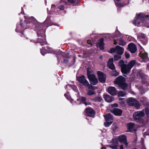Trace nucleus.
Returning a JSON list of instances; mask_svg holds the SVG:
<instances>
[{"label": "nucleus", "instance_id": "f257e3e1", "mask_svg": "<svg viewBox=\"0 0 149 149\" xmlns=\"http://www.w3.org/2000/svg\"><path fill=\"white\" fill-rule=\"evenodd\" d=\"M124 49L122 47H115L111 49L108 52L111 54L116 52L117 54L114 55V59L115 61H117L121 58V55L123 54Z\"/></svg>", "mask_w": 149, "mask_h": 149}, {"label": "nucleus", "instance_id": "f03ea898", "mask_svg": "<svg viewBox=\"0 0 149 149\" xmlns=\"http://www.w3.org/2000/svg\"><path fill=\"white\" fill-rule=\"evenodd\" d=\"M148 17V15L144 16L142 14H139L135 17L132 21V23L134 25L137 26L142 25L143 24L145 19Z\"/></svg>", "mask_w": 149, "mask_h": 149}, {"label": "nucleus", "instance_id": "7ed1b4c3", "mask_svg": "<svg viewBox=\"0 0 149 149\" xmlns=\"http://www.w3.org/2000/svg\"><path fill=\"white\" fill-rule=\"evenodd\" d=\"M114 83L115 84H118L119 87L124 90L127 88V85L125 83V79L123 76L118 77L114 81Z\"/></svg>", "mask_w": 149, "mask_h": 149}, {"label": "nucleus", "instance_id": "20e7f679", "mask_svg": "<svg viewBox=\"0 0 149 149\" xmlns=\"http://www.w3.org/2000/svg\"><path fill=\"white\" fill-rule=\"evenodd\" d=\"M87 74L90 83L93 85H95L98 82V80L93 73V71L90 69L87 70Z\"/></svg>", "mask_w": 149, "mask_h": 149}, {"label": "nucleus", "instance_id": "39448f33", "mask_svg": "<svg viewBox=\"0 0 149 149\" xmlns=\"http://www.w3.org/2000/svg\"><path fill=\"white\" fill-rule=\"evenodd\" d=\"M77 80L81 84L85 87H87L88 89L92 88L88 82L86 80L84 76H82L77 77Z\"/></svg>", "mask_w": 149, "mask_h": 149}, {"label": "nucleus", "instance_id": "423d86ee", "mask_svg": "<svg viewBox=\"0 0 149 149\" xmlns=\"http://www.w3.org/2000/svg\"><path fill=\"white\" fill-rule=\"evenodd\" d=\"M127 102L129 105L134 106L136 109H139L140 107L139 102L132 98H128Z\"/></svg>", "mask_w": 149, "mask_h": 149}, {"label": "nucleus", "instance_id": "0eeeda50", "mask_svg": "<svg viewBox=\"0 0 149 149\" xmlns=\"http://www.w3.org/2000/svg\"><path fill=\"white\" fill-rule=\"evenodd\" d=\"M104 116L106 121L104 123V125L106 127H109L113 122V118L110 113L106 114Z\"/></svg>", "mask_w": 149, "mask_h": 149}, {"label": "nucleus", "instance_id": "6e6552de", "mask_svg": "<svg viewBox=\"0 0 149 149\" xmlns=\"http://www.w3.org/2000/svg\"><path fill=\"white\" fill-rule=\"evenodd\" d=\"M144 115V110L142 111H137L133 114V118L136 121L140 120Z\"/></svg>", "mask_w": 149, "mask_h": 149}, {"label": "nucleus", "instance_id": "1a4fd4ad", "mask_svg": "<svg viewBox=\"0 0 149 149\" xmlns=\"http://www.w3.org/2000/svg\"><path fill=\"white\" fill-rule=\"evenodd\" d=\"M143 50V48L141 47L139 51L140 52V56L142 59H144L143 61L145 62H146L148 61V57L147 53L145 52H143L141 50Z\"/></svg>", "mask_w": 149, "mask_h": 149}, {"label": "nucleus", "instance_id": "9d476101", "mask_svg": "<svg viewBox=\"0 0 149 149\" xmlns=\"http://www.w3.org/2000/svg\"><path fill=\"white\" fill-rule=\"evenodd\" d=\"M127 138L125 135H122L118 137V140L120 142L123 143L126 147L128 146V144L127 142Z\"/></svg>", "mask_w": 149, "mask_h": 149}, {"label": "nucleus", "instance_id": "9b49d317", "mask_svg": "<svg viewBox=\"0 0 149 149\" xmlns=\"http://www.w3.org/2000/svg\"><path fill=\"white\" fill-rule=\"evenodd\" d=\"M97 74L100 81L102 83H104L106 79L105 75L101 71H98Z\"/></svg>", "mask_w": 149, "mask_h": 149}, {"label": "nucleus", "instance_id": "f8f14e48", "mask_svg": "<svg viewBox=\"0 0 149 149\" xmlns=\"http://www.w3.org/2000/svg\"><path fill=\"white\" fill-rule=\"evenodd\" d=\"M119 64L121 67L122 72L124 74H126L127 65L125 64L123 61L122 60L119 61Z\"/></svg>", "mask_w": 149, "mask_h": 149}, {"label": "nucleus", "instance_id": "ddd939ff", "mask_svg": "<svg viewBox=\"0 0 149 149\" xmlns=\"http://www.w3.org/2000/svg\"><path fill=\"white\" fill-rule=\"evenodd\" d=\"M127 127L129 131L131 132L135 131L137 127L136 125L131 123H128Z\"/></svg>", "mask_w": 149, "mask_h": 149}, {"label": "nucleus", "instance_id": "4468645a", "mask_svg": "<svg viewBox=\"0 0 149 149\" xmlns=\"http://www.w3.org/2000/svg\"><path fill=\"white\" fill-rule=\"evenodd\" d=\"M135 63V60H132L127 65L126 74L130 72L131 69L134 66Z\"/></svg>", "mask_w": 149, "mask_h": 149}, {"label": "nucleus", "instance_id": "2eb2a0df", "mask_svg": "<svg viewBox=\"0 0 149 149\" xmlns=\"http://www.w3.org/2000/svg\"><path fill=\"white\" fill-rule=\"evenodd\" d=\"M113 44L115 45L118 44L120 45L124 46L125 45L126 43L122 38H120L117 40V41L116 40L114 39L113 41Z\"/></svg>", "mask_w": 149, "mask_h": 149}, {"label": "nucleus", "instance_id": "dca6fc26", "mask_svg": "<svg viewBox=\"0 0 149 149\" xmlns=\"http://www.w3.org/2000/svg\"><path fill=\"white\" fill-rule=\"evenodd\" d=\"M86 114L88 116L92 117L95 115V111L90 108H88L86 109Z\"/></svg>", "mask_w": 149, "mask_h": 149}, {"label": "nucleus", "instance_id": "f3484780", "mask_svg": "<svg viewBox=\"0 0 149 149\" xmlns=\"http://www.w3.org/2000/svg\"><path fill=\"white\" fill-rule=\"evenodd\" d=\"M113 58H110L107 63V65L109 68L112 70H114L115 69L114 65L113 63Z\"/></svg>", "mask_w": 149, "mask_h": 149}, {"label": "nucleus", "instance_id": "a211bd4d", "mask_svg": "<svg viewBox=\"0 0 149 149\" xmlns=\"http://www.w3.org/2000/svg\"><path fill=\"white\" fill-rule=\"evenodd\" d=\"M107 91L109 94L112 95H116L117 92L115 88L112 86L109 87L108 88Z\"/></svg>", "mask_w": 149, "mask_h": 149}, {"label": "nucleus", "instance_id": "6ab92c4d", "mask_svg": "<svg viewBox=\"0 0 149 149\" xmlns=\"http://www.w3.org/2000/svg\"><path fill=\"white\" fill-rule=\"evenodd\" d=\"M111 112L115 115L119 116L121 115L122 111L120 109L115 108L113 109L112 110H111Z\"/></svg>", "mask_w": 149, "mask_h": 149}, {"label": "nucleus", "instance_id": "aec40b11", "mask_svg": "<svg viewBox=\"0 0 149 149\" xmlns=\"http://www.w3.org/2000/svg\"><path fill=\"white\" fill-rule=\"evenodd\" d=\"M103 97L105 101L108 102H110L113 101L112 97L107 94L104 95Z\"/></svg>", "mask_w": 149, "mask_h": 149}, {"label": "nucleus", "instance_id": "412c9836", "mask_svg": "<svg viewBox=\"0 0 149 149\" xmlns=\"http://www.w3.org/2000/svg\"><path fill=\"white\" fill-rule=\"evenodd\" d=\"M104 45V39L101 38L96 43L97 47H103Z\"/></svg>", "mask_w": 149, "mask_h": 149}, {"label": "nucleus", "instance_id": "4be33fe9", "mask_svg": "<svg viewBox=\"0 0 149 149\" xmlns=\"http://www.w3.org/2000/svg\"><path fill=\"white\" fill-rule=\"evenodd\" d=\"M65 0H62L61 1L60 3L58 6V8L61 10H63L64 9V5L65 4L64 2Z\"/></svg>", "mask_w": 149, "mask_h": 149}, {"label": "nucleus", "instance_id": "5701e85b", "mask_svg": "<svg viewBox=\"0 0 149 149\" xmlns=\"http://www.w3.org/2000/svg\"><path fill=\"white\" fill-rule=\"evenodd\" d=\"M43 39H40V40H30V41L33 42V43H36L38 42H40L41 44V45L42 46L44 45V43L45 44L46 42L45 41H43Z\"/></svg>", "mask_w": 149, "mask_h": 149}, {"label": "nucleus", "instance_id": "b1692460", "mask_svg": "<svg viewBox=\"0 0 149 149\" xmlns=\"http://www.w3.org/2000/svg\"><path fill=\"white\" fill-rule=\"evenodd\" d=\"M138 36L139 37L142 38L144 39L145 40V42L143 43L144 45H146L147 43L146 40H147V38L146 37L145 35L142 33H140L139 34Z\"/></svg>", "mask_w": 149, "mask_h": 149}, {"label": "nucleus", "instance_id": "393cba45", "mask_svg": "<svg viewBox=\"0 0 149 149\" xmlns=\"http://www.w3.org/2000/svg\"><path fill=\"white\" fill-rule=\"evenodd\" d=\"M127 49L132 53H135L137 50L136 47H127Z\"/></svg>", "mask_w": 149, "mask_h": 149}, {"label": "nucleus", "instance_id": "a878e982", "mask_svg": "<svg viewBox=\"0 0 149 149\" xmlns=\"http://www.w3.org/2000/svg\"><path fill=\"white\" fill-rule=\"evenodd\" d=\"M37 33L38 37L40 36L43 38H44L45 37V31L44 30H43L40 31H38Z\"/></svg>", "mask_w": 149, "mask_h": 149}, {"label": "nucleus", "instance_id": "bb28decb", "mask_svg": "<svg viewBox=\"0 0 149 149\" xmlns=\"http://www.w3.org/2000/svg\"><path fill=\"white\" fill-rule=\"evenodd\" d=\"M118 146V142L117 141H116L115 142V143L114 144H111L109 145L110 147L116 149L117 148V146Z\"/></svg>", "mask_w": 149, "mask_h": 149}, {"label": "nucleus", "instance_id": "cd10ccee", "mask_svg": "<svg viewBox=\"0 0 149 149\" xmlns=\"http://www.w3.org/2000/svg\"><path fill=\"white\" fill-rule=\"evenodd\" d=\"M102 100V99L101 97L99 96H98L95 97V98L93 99L92 100L93 101H94L95 102H100Z\"/></svg>", "mask_w": 149, "mask_h": 149}, {"label": "nucleus", "instance_id": "c85d7f7f", "mask_svg": "<svg viewBox=\"0 0 149 149\" xmlns=\"http://www.w3.org/2000/svg\"><path fill=\"white\" fill-rule=\"evenodd\" d=\"M41 53L42 55H44L45 54L48 53V51L47 50L45 47H43L41 49Z\"/></svg>", "mask_w": 149, "mask_h": 149}, {"label": "nucleus", "instance_id": "c756f323", "mask_svg": "<svg viewBox=\"0 0 149 149\" xmlns=\"http://www.w3.org/2000/svg\"><path fill=\"white\" fill-rule=\"evenodd\" d=\"M92 88L89 89L90 90L88 91V94L89 95H94L95 93L93 91V87L92 86Z\"/></svg>", "mask_w": 149, "mask_h": 149}, {"label": "nucleus", "instance_id": "7c9ffc66", "mask_svg": "<svg viewBox=\"0 0 149 149\" xmlns=\"http://www.w3.org/2000/svg\"><path fill=\"white\" fill-rule=\"evenodd\" d=\"M118 96L123 97L126 95V93L123 91H120L118 93Z\"/></svg>", "mask_w": 149, "mask_h": 149}, {"label": "nucleus", "instance_id": "2f4dec72", "mask_svg": "<svg viewBox=\"0 0 149 149\" xmlns=\"http://www.w3.org/2000/svg\"><path fill=\"white\" fill-rule=\"evenodd\" d=\"M81 100L82 102H83V103L84 104H85L86 105H88L89 104H88L86 103L85 100H86V98L85 97H82L81 98Z\"/></svg>", "mask_w": 149, "mask_h": 149}, {"label": "nucleus", "instance_id": "473e14b6", "mask_svg": "<svg viewBox=\"0 0 149 149\" xmlns=\"http://www.w3.org/2000/svg\"><path fill=\"white\" fill-rule=\"evenodd\" d=\"M117 126L116 124H113L112 126V130L114 131L117 128Z\"/></svg>", "mask_w": 149, "mask_h": 149}, {"label": "nucleus", "instance_id": "72a5a7b5", "mask_svg": "<svg viewBox=\"0 0 149 149\" xmlns=\"http://www.w3.org/2000/svg\"><path fill=\"white\" fill-rule=\"evenodd\" d=\"M113 71V76H118V72L116 71V70H115V69L114 70H112Z\"/></svg>", "mask_w": 149, "mask_h": 149}, {"label": "nucleus", "instance_id": "f704fd0d", "mask_svg": "<svg viewBox=\"0 0 149 149\" xmlns=\"http://www.w3.org/2000/svg\"><path fill=\"white\" fill-rule=\"evenodd\" d=\"M64 95L65 96V97L66 98H67L68 100L69 99H70V102L71 103H72V101H73V100L72 99H71L70 98V97H69L68 95L66 94H65Z\"/></svg>", "mask_w": 149, "mask_h": 149}, {"label": "nucleus", "instance_id": "c9c22d12", "mask_svg": "<svg viewBox=\"0 0 149 149\" xmlns=\"http://www.w3.org/2000/svg\"><path fill=\"white\" fill-rule=\"evenodd\" d=\"M121 35L120 33L119 32L117 31L116 32L115 37H119Z\"/></svg>", "mask_w": 149, "mask_h": 149}, {"label": "nucleus", "instance_id": "e433bc0d", "mask_svg": "<svg viewBox=\"0 0 149 149\" xmlns=\"http://www.w3.org/2000/svg\"><path fill=\"white\" fill-rule=\"evenodd\" d=\"M128 47H136V45L133 43H131L129 44Z\"/></svg>", "mask_w": 149, "mask_h": 149}, {"label": "nucleus", "instance_id": "4c0bfd02", "mask_svg": "<svg viewBox=\"0 0 149 149\" xmlns=\"http://www.w3.org/2000/svg\"><path fill=\"white\" fill-rule=\"evenodd\" d=\"M125 57L127 58H130V55L128 53H127V52H125Z\"/></svg>", "mask_w": 149, "mask_h": 149}, {"label": "nucleus", "instance_id": "58836bf2", "mask_svg": "<svg viewBox=\"0 0 149 149\" xmlns=\"http://www.w3.org/2000/svg\"><path fill=\"white\" fill-rule=\"evenodd\" d=\"M145 113L147 115H148L149 114V110L146 108L145 110Z\"/></svg>", "mask_w": 149, "mask_h": 149}, {"label": "nucleus", "instance_id": "ea45409f", "mask_svg": "<svg viewBox=\"0 0 149 149\" xmlns=\"http://www.w3.org/2000/svg\"><path fill=\"white\" fill-rule=\"evenodd\" d=\"M111 106L112 107H117L118 106V104L116 103H115L112 104Z\"/></svg>", "mask_w": 149, "mask_h": 149}, {"label": "nucleus", "instance_id": "a19ab883", "mask_svg": "<svg viewBox=\"0 0 149 149\" xmlns=\"http://www.w3.org/2000/svg\"><path fill=\"white\" fill-rule=\"evenodd\" d=\"M87 43L88 44H91V45H92V44H91V42L90 40H88L87 41Z\"/></svg>", "mask_w": 149, "mask_h": 149}, {"label": "nucleus", "instance_id": "79ce46f5", "mask_svg": "<svg viewBox=\"0 0 149 149\" xmlns=\"http://www.w3.org/2000/svg\"><path fill=\"white\" fill-rule=\"evenodd\" d=\"M68 1L71 3H73L75 1V0H68Z\"/></svg>", "mask_w": 149, "mask_h": 149}, {"label": "nucleus", "instance_id": "37998d69", "mask_svg": "<svg viewBox=\"0 0 149 149\" xmlns=\"http://www.w3.org/2000/svg\"><path fill=\"white\" fill-rule=\"evenodd\" d=\"M73 89L76 91H77V90L76 86H74L73 88Z\"/></svg>", "mask_w": 149, "mask_h": 149}, {"label": "nucleus", "instance_id": "c03bdc74", "mask_svg": "<svg viewBox=\"0 0 149 149\" xmlns=\"http://www.w3.org/2000/svg\"><path fill=\"white\" fill-rule=\"evenodd\" d=\"M55 7V6L54 5H52L51 6V8L53 9V8H54Z\"/></svg>", "mask_w": 149, "mask_h": 149}, {"label": "nucleus", "instance_id": "a18cd8bd", "mask_svg": "<svg viewBox=\"0 0 149 149\" xmlns=\"http://www.w3.org/2000/svg\"><path fill=\"white\" fill-rule=\"evenodd\" d=\"M123 145H121L120 146V149H123Z\"/></svg>", "mask_w": 149, "mask_h": 149}, {"label": "nucleus", "instance_id": "49530a36", "mask_svg": "<svg viewBox=\"0 0 149 149\" xmlns=\"http://www.w3.org/2000/svg\"><path fill=\"white\" fill-rule=\"evenodd\" d=\"M31 21H29V22H33L32 20H34V18H33V17H31Z\"/></svg>", "mask_w": 149, "mask_h": 149}, {"label": "nucleus", "instance_id": "de8ad7c7", "mask_svg": "<svg viewBox=\"0 0 149 149\" xmlns=\"http://www.w3.org/2000/svg\"><path fill=\"white\" fill-rule=\"evenodd\" d=\"M100 49L101 50H103L104 49V47H100Z\"/></svg>", "mask_w": 149, "mask_h": 149}, {"label": "nucleus", "instance_id": "09e8293b", "mask_svg": "<svg viewBox=\"0 0 149 149\" xmlns=\"http://www.w3.org/2000/svg\"><path fill=\"white\" fill-rule=\"evenodd\" d=\"M101 149H106L105 147H103Z\"/></svg>", "mask_w": 149, "mask_h": 149}, {"label": "nucleus", "instance_id": "8fccbe9b", "mask_svg": "<svg viewBox=\"0 0 149 149\" xmlns=\"http://www.w3.org/2000/svg\"><path fill=\"white\" fill-rule=\"evenodd\" d=\"M102 56H100V58L101 59H102Z\"/></svg>", "mask_w": 149, "mask_h": 149}, {"label": "nucleus", "instance_id": "3c124183", "mask_svg": "<svg viewBox=\"0 0 149 149\" xmlns=\"http://www.w3.org/2000/svg\"><path fill=\"white\" fill-rule=\"evenodd\" d=\"M67 86L69 87V86H70V85H68L67 86Z\"/></svg>", "mask_w": 149, "mask_h": 149}, {"label": "nucleus", "instance_id": "603ef678", "mask_svg": "<svg viewBox=\"0 0 149 149\" xmlns=\"http://www.w3.org/2000/svg\"><path fill=\"white\" fill-rule=\"evenodd\" d=\"M47 19L46 20V21H45V22H47Z\"/></svg>", "mask_w": 149, "mask_h": 149}, {"label": "nucleus", "instance_id": "864d4df0", "mask_svg": "<svg viewBox=\"0 0 149 149\" xmlns=\"http://www.w3.org/2000/svg\"><path fill=\"white\" fill-rule=\"evenodd\" d=\"M116 47H119V46H118H118H116Z\"/></svg>", "mask_w": 149, "mask_h": 149}, {"label": "nucleus", "instance_id": "5fc2aeb1", "mask_svg": "<svg viewBox=\"0 0 149 149\" xmlns=\"http://www.w3.org/2000/svg\"><path fill=\"white\" fill-rule=\"evenodd\" d=\"M46 48L47 49H48V48L47 47H46Z\"/></svg>", "mask_w": 149, "mask_h": 149}, {"label": "nucleus", "instance_id": "6e6d98bb", "mask_svg": "<svg viewBox=\"0 0 149 149\" xmlns=\"http://www.w3.org/2000/svg\"><path fill=\"white\" fill-rule=\"evenodd\" d=\"M78 56H79L80 57V55H79Z\"/></svg>", "mask_w": 149, "mask_h": 149}, {"label": "nucleus", "instance_id": "4d7b16f0", "mask_svg": "<svg viewBox=\"0 0 149 149\" xmlns=\"http://www.w3.org/2000/svg\"><path fill=\"white\" fill-rule=\"evenodd\" d=\"M39 39H40V38H38V40H39Z\"/></svg>", "mask_w": 149, "mask_h": 149}]
</instances>
